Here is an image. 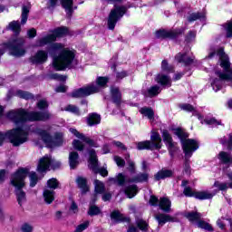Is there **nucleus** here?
<instances>
[{
    "label": "nucleus",
    "instance_id": "obj_18",
    "mask_svg": "<svg viewBox=\"0 0 232 232\" xmlns=\"http://www.w3.org/2000/svg\"><path fill=\"white\" fill-rule=\"evenodd\" d=\"M62 5L67 15L73 14V0H49L48 8H55V6Z\"/></svg>",
    "mask_w": 232,
    "mask_h": 232
},
{
    "label": "nucleus",
    "instance_id": "obj_54",
    "mask_svg": "<svg viewBox=\"0 0 232 232\" xmlns=\"http://www.w3.org/2000/svg\"><path fill=\"white\" fill-rule=\"evenodd\" d=\"M224 28L227 34V37H232V21L227 22L224 25Z\"/></svg>",
    "mask_w": 232,
    "mask_h": 232
},
{
    "label": "nucleus",
    "instance_id": "obj_5",
    "mask_svg": "<svg viewBox=\"0 0 232 232\" xmlns=\"http://www.w3.org/2000/svg\"><path fill=\"white\" fill-rule=\"evenodd\" d=\"M174 135H177L181 142L185 160H189L193 157V153L198 150V141L197 140L188 139L189 134L182 129H175Z\"/></svg>",
    "mask_w": 232,
    "mask_h": 232
},
{
    "label": "nucleus",
    "instance_id": "obj_61",
    "mask_svg": "<svg viewBox=\"0 0 232 232\" xmlns=\"http://www.w3.org/2000/svg\"><path fill=\"white\" fill-rule=\"evenodd\" d=\"M161 68L163 72H171V68L168 65V62L166 60L162 61Z\"/></svg>",
    "mask_w": 232,
    "mask_h": 232
},
{
    "label": "nucleus",
    "instance_id": "obj_38",
    "mask_svg": "<svg viewBox=\"0 0 232 232\" xmlns=\"http://www.w3.org/2000/svg\"><path fill=\"white\" fill-rule=\"evenodd\" d=\"M111 182H117L119 186H124L126 182V176L124 174L120 173L116 178H111L110 179Z\"/></svg>",
    "mask_w": 232,
    "mask_h": 232
},
{
    "label": "nucleus",
    "instance_id": "obj_63",
    "mask_svg": "<svg viewBox=\"0 0 232 232\" xmlns=\"http://www.w3.org/2000/svg\"><path fill=\"white\" fill-rule=\"evenodd\" d=\"M196 35H197V33L195 31L188 33L186 41L188 43H190V41H192L196 37Z\"/></svg>",
    "mask_w": 232,
    "mask_h": 232
},
{
    "label": "nucleus",
    "instance_id": "obj_13",
    "mask_svg": "<svg viewBox=\"0 0 232 232\" xmlns=\"http://www.w3.org/2000/svg\"><path fill=\"white\" fill-rule=\"evenodd\" d=\"M126 14V7L124 6H115L109 14L108 26L109 30H114L117 21Z\"/></svg>",
    "mask_w": 232,
    "mask_h": 232
},
{
    "label": "nucleus",
    "instance_id": "obj_33",
    "mask_svg": "<svg viewBox=\"0 0 232 232\" xmlns=\"http://www.w3.org/2000/svg\"><path fill=\"white\" fill-rule=\"evenodd\" d=\"M172 176H173V171L169 169H161L155 175V179L157 180H162L163 179H168Z\"/></svg>",
    "mask_w": 232,
    "mask_h": 232
},
{
    "label": "nucleus",
    "instance_id": "obj_46",
    "mask_svg": "<svg viewBox=\"0 0 232 232\" xmlns=\"http://www.w3.org/2000/svg\"><path fill=\"white\" fill-rule=\"evenodd\" d=\"M94 186H95V193H104V183L102 181H99L96 179L94 181Z\"/></svg>",
    "mask_w": 232,
    "mask_h": 232
},
{
    "label": "nucleus",
    "instance_id": "obj_49",
    "mask_svg": "<svg viewBox=\"0 0 232 232\" xmlns=\"http://www.w3.org/2000/svg\"><path fill=\"white\" fill-rule=\"evenodd\" d=\"M72 148H74V150H77L78 151H82V150H84V143H82L79 140H73Z\"/></svg>",
    "mask_w": 232,
    "mask_h": 232
},
{
    "label": "nucleus",
    "instance_id": "obj_34",
    "mask_svg": "<svg viewBox=\"0 0 232 232\" xmlns=\"http://www.w3.org/2000/svg\"><path fill=\"white\" fill-rule=\"evenodd\" d=\"M228 179L231 181L229 184L227 183H220L218 181H216L214 183L215 188H218L220 191H224L227 189V188H232V172L228 174Z\"/></svg>",
    "mask_w": 232,
    "mask_h": 232
},
{
    "label": "nucleus",
    "instance_id": "obj_27",
    "mask_svg": "<svg viewBox=\"0 0 232 232\" xmlns=\"http://www.w3.org/2000/svg\"><path fill=\"white\" fill-rule=\"evenodd\" d=\"M69 165L71 169H75L79 166V153L72 151L69 154Z\"/></svg>",
    "mask_w": 232,
    "mask_h": 232
},
{
    "label": "nucleus",
    "instance_id": "obj_14",
    "mask_svg": "<svg viewBox=\"0 0 232 232\" xmlns=\"http://www.w3.org/2000/svg\"><path fill=\"white\" fill-rule=\"evenodd\" d=\"M89 168L95 173H100L102 177H108V169L103 167L99 169V163L97 160V154H95V150H89Z\"/></svg>",
    "mask_w": 232,
    "mask_h": 232
},
{
    "label": "nucleus",
    "instance_id": "obj_53",
    "mask_svg": "<svg viewBox=\"0 0 232 232\" xmlns=\"http://www.w3.org/2000/svg\"><path fill=\"white\" fill-rule=\"evenodd\" d=\"M198 227H200L201 229H206V231H213V227L204 221H198Z\"/></svg>",
    "mask_w": 232,
    "mask_h": 232
},
{
    "label": "nucleus",
    "instance_id": "obj_8",
    "mask_svg": "<svg viewBox=\"0 0 232 232\" xmlns=\"http://www.w3.org/2000/svg\"><path fill=\"white\" fill-rule=\"evenodd\" d=\"M36 133L48 148H55V146H61L63 144V133L61 132L56 133L53 138L50 136V133L46 130L38 129Z\"/></svg>",
    "mask_w": 232,
    "mask_h": 232
},
{
    "label": "nucleus",
    "instance_id": "obj_22",
    "mask_svg": "<svg viewBox=\"0 0 232 232\" xmlns=\"http://www.w3.org/2000/svg\"><path fill=\"white\" fill-rule=\"evenodd\" d=\"M48 61V53L44 50L38 51L34 56L31 57V63L34 64H44Z\"/></svg>",
    "mask_w": 232,
    "mask_h": 232
},
{
    "label": "nucleus",
    "instance_id": "obj_25",
    "mask_svg": "<svg viewBox=\"0 0 232 232\" xmlns=\"http://www.w3.org/2000/svg\"><path fill=\"white\" fill-rule=\"evenodd\" d=\"M178 63H183V64H191L195 60V57L191 56L188 53H178L175 57Z\"/></svg>",
    "mask_w": 232,
    "mask_h": 232
},
{
    "label": "nucleus",
    "instance_id": "obj_10",
    "mask_svg": "<svg viewBox=\"0 0 232 232\" xmlns=\"http://www.w3.org/2000/svg\"><path fill=\"white\" fill-rule=\"evenodd\" d=\"M24 41L21 38L10 41L6 45L5 48L9 50L11 55L14 57H23L26 51L23 48V44Z\"/></svg>",
    "mask_w": 232,
    "mask_h": 232
},
{
    "label": "nucleus",
    "instance_id": "obj_32",
    "mask_svg": "<svg viewBox=\"0 0 232 232\" xmlns=\"http://www.w3.org/2000/svg\"><path fill=\"white\" fill-rule=\"evenodd\" d=\"M159 93H160V86L153 85L144 92V95L145 97H157Z\"/></svg>",
    "mask_w": 232,
    "mask_h": 232
},
{
    "label": "nucleus",
    "instance_id": "obj_21",
    "mask_svg": "<svg viewBox=\"0 0 232 232\" xmlns=\"http://www.w3.org/2000/svg\"><path fill=\"white\" fill-rule=\"evenodd\" d=\"M70 133L74 135L76 139H80V140H82L85 142V144H88L89 146H92V148H97V143L94 142L93 140H92L89 137L84 136V134L81 133L77 129L75 128H70L69 129Z\"/></svg>",
    "mask_w": 232,
    "mask_h": 232
},
{
    "label": "nucleus",
    "instance_id": "obj_1",
    "mask_svg": "<svg viewBox=\"0 0 232 232\" xmlns=\"http://www.w3.org/2000/svg\"><path fill=\"white\" fill-rule=\"evenodd\" d=\"M50 54L53 59V68L56 72H63L73 67L75 51L66 47L64 44L55 43L51 45Z\"/></svg>",
    "mask_w": 232,
    "mask_h": 232
},
{
    "label": "nucleus",
    "instance_id": "obj_17",
    "mask_svg": "<svg viewBox=\"0 0 232 232\" xmlns=\"http://www.w3.org/2000/svg\"><path fill=\"white\" fill-rule=\"evenodd\" d=\"M183 193H184L185 197H194L195 198H198V200H208V199L211 198L212 197H215V195H216V192L211 193L208 190L195 192L189 187L185 188Z\"/></svg>",
    "mask_w": 232,
    "mask_h": 232
},
{
    "label": "nucleus",
    "instance_id": "obj_12",
    "mask_svg": "<svg viewBox=\"0 0 232 232\" xmlns=\"http://www.w3.org/2000/svg\"><path fill=\"white\" fill-rule=\"evenodd\" d=\"M181 110H184L185 111H191L194 117H198V121H201V124H208L209 126H220L222 124V121H217L215 118L202 121V115H200L198 110L193 108L190 104L181 105Z\"/></svg>",
    "mask_w": 232,
    "mask_h": 232
},
{
    "label": "nucleus",
    "instance_id": "obj_37",
    "mask_svg": "<svg viewBox=\"0 0 232 232\" xmlns=\"http://www.w3.org/2000/svg\"><path fill=\"white\" fill-rule=\"evenodd\" d=\"M76 182L78 184V187L82 189V193H86V191L89 190L86 179L80 177L76 179Z\"/></svg>",
    "mask_w": 232,
    "mask_h": 232
},
{
    "label": "nucleus",
    "instance_id": "obj_47",
    "mask_svg": "<svg viewBox=\"0 0 232 232\" xmlns=\"http://www.w3.org/2000/svg\"><path fill=\"white\" fill-rule=\"evenodd\" d=\"M226 220H227V222H228V224H230L231 230H232V221H231V219L227 220L224 218H220L217 221V224H218V227L220 229H226Z\"/></svg>",
    "mask_w": 232,
    "mask_h": 232
},
{
    "label": "nucleus",
    "instance_id": "obj_28",
    "mask_svg": "<svg viewBox=\"0 0 232 232\" xmlns=\"http://www.w3.org/2000/svg\"><path fill=\"white\" fill-rule=\"evenodd\" d=\"M140 113H141V115H144V117H147V119L150 121L151 124H153V121H155V112L153 111V109L149 107H143L140 110Z\"/></svg>",
    "mask_w": 232,
    "mask_h": 232
},
{
    "label": "nucleus",
    "instance_id": "obj_39",
    "mask_svg": "<svg viewBox=\"0 0 232 232\" xmlns=\"http://www.w3.org/2000/svg\"><path fill=\"white\" fill-rule=\"evenodd\" d=\"M185 217L188 218V220H189V222H198V219L200 217H202V215L197 212H189L185 214Z\"/></svg>",
    "mask_w": 232,
    "mask_h": 232
},
{
    "label": "nucleus",
    "instance_id": "obj_20",
    "mask_svg": "<svg viewBox=\"0 0 232 232\" xmlns=\"http://www.w3.org/2000/svg\"><path fill=\"white\" fill-rule=\"evenodd\" d=\"M150 150H160L162 148V138L159 132L152 130L150 140Z\"/></svg>",
    "mask_w": 232,
    "mask_h": 232
},
{
    "label": "nucleus",
    "instance_id": "obj_30",
    "mask_svg": "<svg viewBox=\"0 0 232 232\" xmlns=\"http://www.w3.org/2000/svg\"><path fill=\"white\" fill-rule=\"evenodd\" d=\"M111 218L113 222H130V218H126L124 214L119 212V210H115L111 214Z\"/></svg>",
    "mask_w": 232,
    "mask_h": 232
},
{
    "label": "nucleus",
    "instance_id": "obj_58",
    "mask_svg": "<svg viewBox=\"0 0 232 232\" xmlns=\"http://www.w3.org/2000/svg\"><path fill=\"white\" fill-rule=\"evenodd\" d=\"M37 108L39 110H46L48 108V102L46 100H41L37 102Z\"/></svg>",
    "mask_w": 232,
    "mask_h": 232
},
{
    "label": "nucleus",
    "instance_id": "obj_48",
    "mask_svg": "<svg viewBox=\"0 0 232 232\" xmlns=\"http://www.w3.org/2000/svg\"><path fill=\"white\" fill-rule=\"evenodd\" d=\"M197 19H200L201 21H204L206 19V14L204 13H196L192 14L188 19V21H197Z\"/></svg>",
    "mask_w": 232,
    "mask_h": 232
},
{
    "label": "nucleus",
    "instance_id": "obj_41",
    "mask_svg": "<svg viewBox=\"0 0 232 232\" xmlns=\"http://www.w3.org/2000/svg\"><path fill=\"white\" fill-rule=\"evenodd\" d=\"M7 29L12 30V32H14V34H19V32H21V25L19 24V22L13 21L9 24Z\"/></svg>",
    "mask_w": 232,
    "mask_h": 232
},
{
    "label": "nucleus",
    "instance_id": "obj_23",
    "mask_svg": "<svg viewBox=\"0 0 232 232\" xmlns=\"http://www.w3.org/2000/svg\"><path fill=\"white\" fill-rule=\"evenodd\" d=\"M155 81L158 84L163 86V88H170L171 86V78L162 72L156 76Z\"/></svg>",
    "mask_w": 232,
    "mask_h": 232
},
{
    "label": "nucleus",
    "instance_id": "obj_59",
    "mask_svg": "<svg viewBox=\"0 0 232 232\" xmlns=\"http://www.w3.org/2000/svg\"><path fill=\"white\" fill-rule=\"evenodd\" d=\"M100 211H101V210L99 209L98 207H96V206H91L90 208H89L88 214L91 215V216L99 215Z\"/></svg>",
    "mask_w": 232,
    "mask_h": 232
},
{
    "label": "nucleus",
    "instance_id": "obj_26",
    "mask_svg": "<svg viewBox=\"0 0 232 232\" xmlns=\"http://www.w3.org/2000/svg\"><path fill=\"white\" fill-rule=\"evenodd\" d=\"M156 37H158V39H173V37H177V33L162 29L156 32Z\"/></svg>",
    "mask_w": 232,
    "mask_h": 232
},
{
    "label": "nucleus",
    "instance_id": "obj_7",
    "mask_svg": "<svg viewBox=\"0 0 232 232\" xmlns=\"http://www.w3.org/2000/svg\"><path fill=\"white\" fill-rule=\"evenodd\" d=\"M5 139H8L13 146H21L28 140V130L21 127L13 129L6 133L0 132V144H3Z\"/></svg>",
    "mask_w": 232,
    "mask_h": 232
},
{
    "label": "nucleus",
    "instance_id": "obj_51",
    "mask_svg": "<svg viewBox=\"0 0 232 232\" xmlns=\"http://www.w3.org/2000/svg\"><path fill=\"white\" fill-rule=\"evenodd\" d=\"M137 150H150V140L136 143Z\"/></svg>",
    "mask_w": 232,
    "mask_h": 232
},
{
    "label": "nucleus",
    "instance_id": "obj_36",
    "mask_svg": "<svg viewBox=\"0 0 232 232\" xmlns=\"http://www.w3.org/2000/svg\"><path fill=\"white\" fill-rule=\"evenodd\" d=\"M136 225L140 231L146 232L148 229H150V225L148 222L140 218L136 220Z\"/></svg>",
    "mask_w": 232,
    "mask_h": 232
},
{
    "label": "nucleus",
    "instance_id": "obj_52",
    "mask_svg": "<svg viewBox=\"0 0 232 232\" xmlns=\"http://www.w3.org/2000/svg\"><path fill=\"white\" fill-rule=\"evenodd\" d=\"M16 95L21 99H25L26 101L33 98L32 94L24 91H17Z\"/></svg>",
    "mask_w": 232,
    "mask_h": 232
},
{
    "label": "nucleus",
    "instance_id": "obj_19",
    "mask_svg": "<svg viewBox=\"0 0 232 232\" xmlns=\"http://www.w3.org/2000/svg\"><path fill=\"white\" fill-rule=\"evenodd\" d=\"M163 142H165L169 153L173 156V153L178 150L177 143L173 142V138H171V134L166 130L161 132Z\"/></svg>",
    "mask_w": 232,
    "mask_h": 232
},
{
    "label": "nucleus",
    "instance_id": "obj_9",
    "mask_svg": "<svg viewBox=\"0 0 232 232\" xmlns=\"http://www.w3.org/2000/svg\"><path fill=\"white\" fill-rule=\"evenodd\" d=\"M68 34V28L66 27H59L53 31L52 34L44 36L36 41V46H46V44H50V43H53L57 41L58 37H64Z\"/></svg>",
    "mask_w": 232,
    "mask_h": 232
},
{
    "label": "nucleus",
    "instance_id": "obj_57",
    "mask_svg": "<svg viewBox=\"0 0 232 232\" xmlns=\"http://www.w3.org/2000/svg\"><path fill=\"white\" fill-rule=\"evenodd\" d=\"M114 161L119 168H124V165L126 164V161H124V160L119 156L114 157Z\"/></svg>",
    "mask_w": 232,
    "mask_h": 232
},
{
    "label": "nucleus",
    "instance_id": "obj_15",
    "mask_svg": "<svg viewBox=\"0 0 232 232\" xmlns=\"http://www.w3.org/2000/svg\"><path fill=\"white\" fill-rule=\"evenodd\" d=\"M59 166H61L60 162H55V160H53L52 157L45 155L40 160L37 167V171H39L40 173H44V171H48L50 168L55 169V168H59Z\"/></svg>",
    "mask_w": 232,
    "mask_h": 232
},
{
    "label": "nucleus",
    "instance_id": "obj_3",
    "mask_svg": "<svg viewBox=\"0 0 232 232\" xmlns=\"http://www.w3.org/2000/svg\"><path fill=\"white\" fill-rule=\"evenodd\" d=\"M7 117L14 121L15 124H23L26 122V121H48L50 117H52V114L50 112H27L26 111L23 109H18L16 111H11L7 113Z\"/></svg>",
    "mask_w": 232,
    "mask_h": 232
},
{
    "label": "nucleus",
    "instance_id": "obj_44",
    "mask_svg": "<svg viewBox=\"0 0 232 232\" xmlns=\"http://www.w3.org/2000/svg\"><path fill=\"white\" fill-rule=\"evenodd\" d=\"M63 110L64 111H70V113H73L74 115H81V111H79V108L75 105H67Z\"/></svg>",
    "mask_w": 232,
    "mask_h": 232
},
{
    "label": "nucleus",
    "instance_id": "obj_62",
    "mask_svg": "<svg viewBox=\"0 0 232 232\" xmlns=\"http://www.w3.org/2000/svg\"><path fill=\"white\" fill-rule=\"evenodd\" d=\"M52 79H55L56 81H66V76H63L61 74L55 73L52 75Z\"/></svg>",
    "mask_w": 232,
    "mask_h": 232
},
{
    "label": "nucleus",
    "instance_id": "obj_50",
    "mask_svg": "<svg viewBox=\"0 0 232 232\" xmlns=\"http://www.w3.org/2000/svg\"><path fill=\"white\" fill-rule=\"evenodd\" d=\"M29 179H30V186L31 188H34L37 184V174L35 172H30L29 173Z\"/></svg>",
    "mask_w": 232,
    "mask_h": 232
},
{
    "label": "nucleus",
    "instance_id": "obj_4",
    "mask_svg": "<svg viewBox=\"0 0 232 232\" xmlns=\"http://www.w3.org/2000/svg\"><path fill=\"white\" fill-rule=\"evenodd\" d=\"M29 172L28 169H18L14 174L11 176V184L14 186L15 189V195L17 198V202L19 206H23L24 202H26V194L23 191V188L25 186L24 180L26 177H28Z\"/></svg>",
    "mask_w": 232,
    "mask_h": 232
},
{
    "label": "nucleus",
    "instance_id": "obj_16",
    "mask_svg": "<svg viewBox=\"0 0 232 232\" xmlns=\"http://www.w3.org/2000/svg\"><path fill=\"white\" fill-rule=\"evenodd\" d=\"M149 203L150 206H159L160 209L165 213H169L171 211V200L168 198H159L151 196Z\"/></svg>",
    "mask_w": 232,
    "mask_h": 232
},
{
    "label": "nucleus",
    "instance_id": "obj_42",
    "mask_svg": "<svg viewBox=\"0 0 232 232\" xmlns=\"http://www.w3.org/2000/svg\"><path fill=\"white\" fill-rule=\"evenodd\" d=\"M218 159L223 164H228L229 160L231 159V153L221 151L218 154Z\"/></svg>",
    "mask_w": 232,
    "mask_h": 232
},
{
    "label": "nucleus",
    "instance_id": "obj_40",
    "mask_svg": "<svg viewBox=\"0 0 232 232\" xmlns=\"http://www.w3.org/2000/svg\"><path fill=\"white\" fill-rule=\"evenodd\" d=\"M28 14H30V6L24 5L22 7V21L23 24H26V21H28Z\"/></svg>",
    "mask_w": 232,
    "mask_h": 232
},
{
    "label": "nucleus",
    "instance_id": "obj_35",
    "mask_svg": "<svg viewBox=\"0 0 232 232\" xmlns=\"http://www.w3.org/2000/svg\"><path fill=\"white\" fill-rule=\"evenodd\" d=\"M124 193L128 198H133V197L139 193V188H137L135 185H131L125 188Z\"/></svg>",
    "mask_w": 232,
    "mask_h": 232
},
{
    "label": "nucleus",
    "instance_id": "obj_2",
    "mask_svg": "<svg viewBox=\"0 0 232 232\" xmlns=\"http://www.w3.org/2000/svg\"><path fill=\"white\" fill-rule=\"evenodd\" d=\"M215 55H218L219 57V64L221 68H223V72H220V71H216V75L219 77L218 80H214L211 84L213 87V90L215 92H218L220 88H222V81H227L232 87V67L231 63H229V57L226 53H224V49L220 48L217 52L214 49H211L208 54V59H213Z\"/></svg>",
    "mask_w": 232,
    "mask_h": 232
},
{
    "label": "nucleus",
    "instance_id": "obj_29",
    "mask_svg": "<svg viewBox=\"0 0 232 232\" xmlns=\"http://www.w3.org/2000/svg\"><path fill=\"white\" fill-rule=\"evenodd\" d=\"M111 99L115 104H121V101L122 99V94L119 90V87H111Z\"/></svg>",
    "mask_w": 232,
    "mask_h": 232
},
{
    "label": "nucleus",
    "instance_id": "obj_24",
    "mask_svg": "<svg viewBox=\"0 0 232 232\" xmlns=\"http://www.w3.org/2000/svg\"><path fill=\"white\" fill-rule=\"evenodd\" d=\"M155 219L157 220L159 226H164L168 222H177V219L168 214H156Z\"/></svg>",
    "mask_w": 232,
    "mask_h": 232
},
{
    "label": "nucleus",
    "instance_id": "obj_64",
    "mask_svg": "<svg viewBox=\"0 0 232 232\" xmlns=\"http://www.w3.org/2000/svg\"><path fill=\"white\" fill-rule=\"evenodd\" d=\"M66 90H68V88L66 87V85H60L55 89V92H57V93H64V92H66Z\"/></svg>",
    "mask_w": 232,
    "mask_h": 232
},
{
    "label": "nucleus",
    "instance_id": "obj_60",
    "mask_svg": "<svg viewBox=\"0 0 232 232\" xmlns=\"http://www.w3.org/2000/svg\"><path fill=\"white\" fill-rule=\"evenodd\" d=\"M89 225H90V223L88 221H86L85 223L79 225L76 227L74 232H82V231H84V229H86L88 227Z\"/></svg>",
    "mask_w": 232,
    "mask_h": 232
},
{
    "label": "nucleus",
    "instance_id": "obj_6",
    "mask_svg": "<svg viewBox=\"0 0 232 232\" xmlns=\"http://www.w3.org/2000/svg\"><path fill=\"white\" fill-rule=\"evenodd\" d=\"M108 77L99 76L96 79L95 83H91L83 88H80L72 92V97L79 99L81 97H88V95H93V93H99L102 88H106L108 84Z\"/></svg>",
    "mask_w": 232,
    "mask_h": 232
},
{
    "label": "nucleus",
    "instance_id": "obj_56",
    "mask_svg": "<svg viewBox=\"0 0 232 232\" xmlns=\"http://www.w3.org/2000/svg\"><path fill=\"white\" fill-rule=\"evenodd\" d=\"M21 231L22 232H34V227L28 223H24L21 227Z\"/></svg>",
    "mask_w": 232,
    "mask_h": 232
},
{
    "label": "nucleus",
    "instance_id": "obj_31",
    "mask_svg": "<svg viewBox=\"0 0 232 232\" xmlns=\"http://www.w3.org/2000/svg\"><path fill=\"white\" fill-rule=\"evenodd\" d=\"M87 124L88 126H95L97 124H101V115L97 113H91L87 117Z\"/></svg>",
    "mask_w": 232,
    "mask_h": 232
},
{
    "label": "nucleus",
    "instance_id": "obj_45",
    "mask_svg": "<svg viewBox=\"0 0 232 232\" xmlns=\"http://www.w3.org/2000/svg\"><path fill=\"white\" fill-rule=\"evenodd\" d=\"M148 181V174L140 173L137 176V178L129 180V182H147Z\"/></svg>",
    "mask_w": 232,
    "mask_h": 232
},
{
    "label": "nucleus",
    "instance_id": "obj_43",
    "mask_svg": "<svg viewBox=\"0 0 232 232\" xmlns=\"http://www.w3.org/2000/svg\"><path fill=\"white\" fill-rule=\"evenodd\" d=\"M220 143L223 144L224 146H227L228 150H232V135L230 134L228 138L226 136L221 138Z\"/></svg>",
    "mask_w": 232,
    "mask_h": 232
},
{
    "label": "nucleus",
    "instance_id": "obj_11",
    "mask_svg": "<svg viewBox=\"0 0 232 232\" xmlns=\"http://www.w3.org/2000/svg\"><path fill=\"white\" fill-rule=\"evenodd\" d=\"M47 188L44 190V198L47 204H52L55 200V191L59 188V181L55 178H52L47 181Z\"/></svg>",
    "mask_w": 232,
    "mask_h": 232
},
{
    "label": "nucleus",
    "instance_id": "obj_55",
    "mask_svg": "<svg viewBox=\"0 0 232 232\" xmlns=\"http://www.w3.org/2000/svg\"><path fill=\"white\" fill-rule=\"evenodd\" d=\"M128 169L130 173H135V162L133 160H130V156L126 158Z\"/></svg>",
    "mask_w": 232,
    "mask_h": 232
}]
</instances>
